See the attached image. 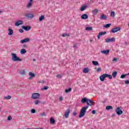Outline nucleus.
<instances>
[{
	"instance_id": "obj_20",
	"label": "nucleus",
	"mask_w": 129,
	"mask_h": 129,
	"mask_svg": "<svg viewBox=\"0 0 129 129\" xmlns=\"http://www.w3.org/2000/svg\"><path fill=\"white\" fill-rule=\"evenodd\" d=\"M8 31L9 32V33H8V35L9 36H12V35H13V34H14V31L13 30V29L9 28L8 29Z\"/></svg>"
},
{
	"instance_id": "obj_49",
	"label": "nucleus",
	"mask_w": 129,
	"mask_h": 129,
	"mask_svg": "<svg viewBox=\"0 0 129 129\" xmlns=\"http://www.w3.org/2000/svg\"><path fill=\"white\" fill-rule=\"evenodd\" d=\"M92 113H93V114H95V113H96V111L93 110L92 111Z\"/></svg>"
},
{
	"instance_id": "obj_60",
	"label": "nucleus",
	"mask_w": 129,
	"mask_h": 129,
	"mask_svg": "<svg viewBox=\"0 0 129 129\" xmlns=\"http://www.w3.org/2000/svg\"><path fill=\"white\" fill-rule=\"evenodd\" d=\"M2 13V11H0V13Z\"/></svg>"
},
{
	"instance_id": "obj_44",
	"label": "nucleus",
	"mask_w": 129,
	"mask_h": 129,
	"mask_svg": "<svg viewBox=\"0 0 129 129\" xmlns=\"http://www.w3.org/2000/svg\"><path fill=\"white\" fill-rule=\"evenodd\" d=\"M12 118V116L11 115H9L8 117V120H11Z\"/></svg>"
},
{
	"instance_id": "obj_9",
	"label": "nucleus",
	"mask_w": 129,
	"mask_h": 129,
	"mask_svg": "<svg viewBox=\"0 0 129 129\" xmlns=\"http://www.w3.org/2000/svg\"><path fill=\"white\" fill-rule=\"evenodd\" d=\"M118 31H120V27H116L112 29L111 32L112 33H116V32H118Z\"/></svg>"
},
{
	"instance_id": "obj_57",
	"label": "nucleus",
	"mask_w": 129,
	"mask_h": 129,
	"mask_svg": "<svg viewBox=\"0 0 129 129\" xmlns=\"http://www.w3.org/2000/svg\"><path fill=\"white\" fill-rule=\"evenodd\" d=\"M90 42H93V40L90 39Z\"/></svg>"
},
{
	"instance_id": "obj_43",
	"label": "nucleus",
	"mask_w": 129,
	"mask_h": 129,
	"mask_svg": "<svg viewBox=\"0 0 129 129\" xmlns=\"http://www.w3.org/2000/svg\"><path fill=\"white\" fill-rule=\"evenodd\" d=\"M48 88H49V87L45 86L42 89H44V90H47Z\"/></svg>"
},
{
	"instance_id": "obj_48",
	"label": "nucleus",
	"mask_w": 129,
	"mask_h": 129,
	"mask_svg": "<svg viewBox=\"0 0 129 129\" xmlns=\"http://www.w3.org/2000/svg\"><path fill=\"white\" fill-rule=\"evenodd\" d=\"M125 84H129V81L128 80H126L124 82Z\"/></svg>"
},
{
	"instance_id": "obj_11",
	"label": "nucleus",
	"mask_w": 129,
	"mask_h": 129,
	"mask_svg": "<svg viewBox=\"0 0 129 129\" xmlns=\"http://www.w3.org/2000/svg\"><path fill=\"white\" fill-rule=\"evenodd\" d=\"M27 42H30V38H26L24 39L21 40L20 41V43L21 44H24V43H27Z\"/></svg>"
},
{
	"instance_id": "obj_18",
	"label": "nucleus",
	"mask_w": 129,
	"mask_h": 129,
	"mask_svg": "<svg viewBox=\"0 0 129 129\" xmlns=\"http://www.w3.org/2000/svg\"><path fill=\"white\" fill-rule=\"evenodd\" d=\"M106 19H107V16L104 14L101 15L100 17V20H106Z\"/></svg>"
},
{
	"instance_id": "obj_17",
	"label": "nucleus",
	"mask_w": 129,
	"mask_h": 129,
	"mask_svg": "<svg viewBox=\"0 0 129 129\" xmlns=\"http://www.w3.org/2000/svg\"><path fill=\"white\" fill-rule=\"evenodd\" d=\"M86 9H87V6L83 5L81 7L80 11H81V12H83L84 11H85Z\"/></svg>"
},
{
	"instance_id": "obj_50",
	"label": "nucleus",
	"mask_w": 129,
	"mask_h": 129,
	"mask_svg": "<svg viewBox=\"0 0 129 129\" xmlns=\"http://www.w3.org/2000/svg\"><path fill=\"white\" fill-rule=\"evenodd\" d=\"M77 114V113H76V112H74L73 113V115H74V116H76Z\"/></svg>"
},
{
	"instance_id": "obj_30",
	"label": "nucleus",
	"mask_w": 129,
	"mask_h": 129,
	"mask_svg": "<svg viewBox=\"0 0 129 129\" xmlns=\"http://www.w3.org/2000/svg\"><path fill=\"white\" fill-rule=\"evenodd\" d=\"M45 19V16L44 15H42L39 17V22H42L43 20Z\"/></svg>"
},
{
	"instance_id": "obj_28",
	"label": "nucleus",
	"mask_w": 129,
	"mask_h": 129,
	"mask_svg": "<svg viewBox=\"0 0 129 129\" xmlns=\"http://www.w3.org/2000/svg\"><path fill=\"white\" fill-rule=\"evenodd\" d=\"M4 99H6L7 100H9V99H11L12 98V96L9 95L7 96L4 97Z\"/></svg>"
},
{
	"instance_id": "obj_5",
	"label": "nucleus",
	"mask_w": 129,
	"mask_h": 129,
	"mask_svg": "<svg viewBox=\"0 0 129 129\" xmlns=\"http://www.w3.org/2000/svg\"><path fill=\"white\" fill-rule=\"evenodd\" d=\"M115 112H116V113L118 115H120L121 114H122V113H123L122 110H121V109L119 107H117L116 108Z\"/></svg>"
},
{
	"instance_id": "obj_45",
	"label": "nucleus",
	"mask_w": 129,
	"mask_h": 129,
	"mask_svg": "<svg viewBox=\"0 0 129 129\" xmlns=\"http://www.w3.org/2000/svg\"><path fill=\"white\" fill-rule=\"evenodd\" d=\"M56 77H57V78H62V76L61 75H58L56 76Z\"/></svg>"
},
{
	"instance_id": "obj_53",
	"label": "nucleus",
	"mask_w": 129,
	"mask_h": 129,
	"mask_svg": "<svg viewBox=\"0 0 129 129\" xmlns=\"http://www.w3.org/2000/svg\"><path fill=\"white\" fill-rule=\"evenodd\" d=\"M100 34H98V35L97 36V38L98 39V40H99L100 39Z\"/></svg>"
},
{
	"instance_id": "obj_3",
	"label": "nucleus",
	"mask_w": 129,
	"mask_h": 129,
	"mask_svg": "<svg viewBox=\"0 0 129 129\" xmlns=\"http://www.w3.org/2000/svg\"><path fill=\"white\" fill-rule=\"evenodd\" d=\"M12 60L14 62H22V59L20 58L16 53H11Z\"/></svg>"
},
{
	"instance_id": "obj_2",
	"label": "nucleus",
	"mask_w": 129,
	"mask_h": 129,
	"mask_svg": "<svg viewBox=\"0 0 129 129\" xmlns=\"http://www.w3.org/2000/svg\"><path fill=\"white\" fill-rule=\"evenodd\" d=\"M88 105H87L86 106H84L82 108L79 116V118H81V117H83V116L85 115V113H86V110L88 108Z\"/></svg>"
},
{
	"instance_id": "obj_36",
	"label": "nucleus",
	"mask_w": 129,
	"mask_h": 129,
	"mask_svg": "<svg viewBox=\"0 0 129 129\" xmlns=\"http://www.w3.org/2000/svg\"><path fill=\"white\" fill-rule=\"evenodd\" d=\"M107 78L108 77L109 79H112V76L111 75H108L106 74Z\"/></svg>"
},
{
	"instance_id": "obj_23",
	"label": "nucleus",
	"mask_w": 129,
	"mask_h": 129,
	"mask_svg": "<svg viewBox=\"0 0 129 129\" xmlns=\"http://www.w3.org/2000/svg\"><path fill=\"white\" fill-rule=\"evenodd\" d=\"M116 75H117V72L116 71L114 72L112 74L113 78H115V77H116Z\"/></svg>"
},
{
	"instance_id": "obj_25",
	"label": "nucleus",
	"mask_w": 129,
	"mask_h": 129,
	"mask_svg": "<svg viewBox=\"0 0 129 129\" xmlns=\"http://www.w3.org/2000/svg\"><path fill=\"white\" fill-rule=\"evenodd\" d=\"M21 54H26L27 53V51L26 49L22 48L20 51Z\"/></svg>"
},
{
	"instance_id": "obj_12",
	"label": "nucleus",
	"mask_w": 129,
	"mask_h": 129,
	"mask_svg": "<svg viewBox=\"0 0 129 129\" xmlns=\"http://www.w3.org/2000/svg\"><path fill=\"white\" fill-rule=\"evenodd\" d=\"M33 0H29V2L28 3L27 5L26 6V8L28 9L32 7V6H33Z\"/></svg>"
},
{
	"instance_id": "obj_38",
	"label": "nucleus",
	"mask_w": 129,
	"mask_h": 129,
	"mask_svg": "<svg viewBox=\"0 0 129 129\" xmlns=\"http://www.w3.org/2000/svg\"><path fill=\"white\" fill-rule=\"evenodd\" d=\"M30 111L31 113H36V110L35 109H32Z\"/></svg>"
},
{
	"instance_id": "obj_24",
	"label": "nucleus",
	"mask_w": 129,
	"mask_h": 129,
	"mask_svg": "<svg viewBox=\"0 0 129 129\" xmlns=\"http://www.w3.org/2000/svg\"><path fill=\"white\" fill-rule=\"evenodd\" d=\"M83 72L84 73H88V72H89V69H88V68H84L83 70Z\"/></svg>"
},
{
	"instance_id": "obj_61",
	"label": "nucleus",
	"mask_w": 129,
	"mask_h": 129,
	"mask_svg": "<svg viewBox=\"0 0 129 129\" xmlns=\"http://www.w3.org/2000/svg\"><path fill=\"white\" fill-rule=\"evenodd\" d=\"M38 129H43V128H38Z\"/></svg>"
},
{
	"instance_id": "obj_58",
	"label": "nucleus",
	"mask_w": 129,
	"mask_h": 129,
	"mask_svg": "<svg viewBox=\"0 0 129 129\" xmlns=\"http://www.w3.org/2000/svg\"><path fill=\"white\" fill-rule=\"evenodd\" d=\"M27 129H33V128H27ZM34 129H39V128H34Z\"/></svg>"
},
{
	"instance_id": "obj_15",
	"label": "nucleus",
	"mask_w": 129,
	"mask_h": 129,
	"mask_svg": "<svg viewBox=\"0 0 129 129\" xmlns=\"http://www.w3.org/2000/svg\"><path fill=\"white\" fill-rule=\"evenodd\" d=\"M25 17L28 18V19H32L34 18V15L32 14H27L25 15Z\"/></svg>"
},
{
	"instance_id": "obj_31",
	"label": "nucleus",
	"mask_w": 129,
	"mask_h": 129,
	"mask_svg": "<svg viewBox=\"0 0 129 129\" xmlns=\"http://www.w3.org/2000/svg\"><path fill=\"white\" fill-rule=\"evenodd\" d=\"M111 26V24H107L105 25H103L104 28H109Z\"/></svg>"
},
{
	"instance_id": "obj_4",
	"label": "nucleus",
	"mask_w": 129,
	"mask_h": 129,
	"mask_svg": "<svg viewBox=\"0 0 129 129\" xmlns=\"http://www.w3.org/2000/svg\"><path fill=\"white\" fill-rule=\"evenodd\" d=\"M40 96H41V95L38 93H34L32 94L31 98L32 99H37V98H40Z\"/></svg>"
},
{
	"instance_id": "obj_46",
	"label": "nucleus",
	"mask_w": 129,
	"mask_h": 129,
	"mask_svg": "<svg viewBox=\"0 0 129 129\" xmlns=\"http://www.w3.org/2000/svg\"><path fill=\"white\" fill-rule=\"evenodd\" d=\"M112 61L113 62H116L117 61V58H114L113 59H112Z\"/></svg>"
},
{
	"instance_id": "obj_21",
	"label": "nucleus",
	"mask_w": 129,
	"mask_h": 129,
	"mask_svg": "<svg viewBox=\"0 0 129 129\" xmlns=\"http://www.w3.org/2000/svg\"><path fill=\"white\" fill-rule=\"evenodd\" d=\"M92 12L93 13V15H94V16H95L98 13V9H94V10H93L92 11Z\"/></svg>"
},
{
	"instance_id": "obj_13",
	"label": "nucleus",
	"mask_w": 129,
	"mask_h": 129,
	"mask_svg": "<svg viewBox=\"0 0 129 129\" xmlns=\"http://www.w3.org/2000/svg\"><path fill=\"white\" fill-rule=\"evenodd\" d=\"M15 26L17 27H19V26L21 25H23V21L19 20L15 23Z\"/></svg>"
},
{
	"instance_id": "obj_55",
	"label": "nucleus",
	"mask_w": 129,
	"mask_h": 129,
	"mask_svg": "<svg viewBox=\"0 0 129 129\" xmlns=\"http://www.w3.org/2000/svg\"><path fill=\"white\" fill-rule=\"evenodd\" d=\"M115 115H116L115 114H113L112 115V117H114V116H115Z\"/></svg>"
},
{
	"instance_id": "obj_42",
	"label": "nucleus",
	"mask_w": 129,
	"mask_h": 129,
	"mask_svg": "<svg viewBox=\"0 0 129 129\" xmlns=\"http://www.w3.org/2000/svg\"><path fill=\"white\" fill-rule=\"evenodd\" d=\"M100 71H101V68H98V69H97V72H100Z\"/></svg>"
},
{
	"instance_id": "obj_51",
	"label": "nucleus",
	"mask_w": 129,
	"mask_h": 129,
	"mask_svg": "<svg viewBox=\"0 0 129 129\" xmlns=\"http://www.w3.org/2000/svg\"><path fill=\"white\" fill-rule=\"evenodd\" d=\"M74 48H77V44H75L74 45Z\"/></svg>"
},
{
	"instance_id": "obj_35",
	"label": "nucleus",
	"mask_w": 129,
	"mask_h": 129,
	"mask_svg": "<svg viewBox=\"0 0 129 129\" xmlns=\"http://www.w3.org/2000/svg\"><path fill=\"white\" fill-rule=\"evenodd\" d=\"M70 35L67 33H63L62 35V37H70Z\"/></svg>"
},
{
	"instance_id": "obj_56",
	"label": "nucleus",
	"mask_w": 129,
	"mask_h": 129,
	"mask_svg": "<svg viewBox=\"0 0 129 129\" xmlns=\"http://www.w3.org/2000/svg\"><path fill=\"white\" fill-rule=\"evenodd\" d=\"M33 62H36V59H33Z\"/></svg>"
},
{
	"instance_id": "obj_7",
	"label": "nucleus",
	"mask_w": 129,
	"mask_h": 129,
	"mask_svg": "<svg viewBox=\"0 0 129 129\" xmlns=\"http://www.w3.org/2000/svg\"><path fill=\"white\" fill-rule=\"evenodd\" d=\"M106 78H107L106 74H103L102 75L100 76V81H102V82H103V81H104V80Z\"/></svg>"
},
{
	"instance_id": "obj_39",
	"label": "nucleus",
	"mask_w": 129,
	"mask_h": 129,
	"mask_svg": "<svg viewBox=\"0 0 129 129\" xmlns=\"http://www.w3.org/2000/svg\"><path fill=\"white\" fill-rule=\"evenodd\" d=\"M41 116H46V113L45 112H43L41 113H40Z\"/></svg>"
},
{
	"instance_id": "obj_1",
	"label": "nucleus",
	"mask_w": 129,
	"mask_h": 129,
	"mask_svg": "<svg viewBox=\"0 0 129 129\" xmlns=\"http://www.w3.org/2000/svg\"><path fill=\"white\" fill-rule=\"evenodd\" d=\"M86 102H87V104H88V105L90 106H91V105H94V104H95V102H94L93 100L91 99H88L86 98H83L81 100L82 103H85Z\"/></svg>"
},
{
	"instance_id": "obj_59",
	"label": "nucleus",
	"mask_w": 129,
	"mask_h": 129,
	"mask_svg": "<svg viewBox=\"0 0 129 129\" xmlns=\"http://www.w3.org/2000/svg\"><path fill=\"white\" fill-rule=\"evenodd\" d=\"M125 75H126V76H127V75H129V73L125 74Z\"/></svg>"
},
{
	"instance_id": "obj_6",
	"label": "nucleus",
	"mask_w": 129,
	"mask_h": 129,
	"mask_svg": "<svg viewBox=\"0 0 129 129\" xmlns=\"http://www.w3.org/2000/svg\"><path fill=\"white\" fill-rule=\"evenodd\" d=\"M106 43H110V42H115V38H107L105 39Z\"/></svg>"
},
{
	"instance_id": "obj_54",
	"label": "nucleus",
	"mask_w": 129,
	"mask_h": 129,
	"mask_svg": "<svg viewBox=\"0 0 129 129\" xmlns=\"http://www.w3.org/2000/svg\"><path fill=\"white\" fill-rule=\"evenodd\" d=\"M40 83H44V80L39 81Z\"/></svg>"
},
{
	"instance_id": "obj_52",
	"label": "nucleus",
	"mask_w": 129,
	"mask_h": 129,
	"mask_svg": "<svg viewBox=\"0 0 129 129\" xmlns=\"http://www.w3.org/2000/svg\"><path fill=\"white\" fill-rule=\"evenodd\" d=\"M59 100H60V101H62V100H63V98H62V97H59Z\"/></svg>"
},
{
	"instance_id": "obj_32",
	"label": "nucleus",
	"mask_w": 129,
	"mask_h": 129,
	"mask_svg": "<svg viewBox=\"0 0 129 129\" xmlns=\"http://www.w3.org/2000/svg\"><path fill=\"white\" fill-rule=\"evenodd\" d=\"M112 106H107L106 107V109L107 110H109V109H112Z\"/></svg>"
},
{
	"instance_id": "obj_26",
	"label": "nucleus",
	"mask_w": 129,
	"mask_h": 129,
	"mask_svg": "<svg viewBox=\"0 0 129 129\" xmlns=\"http://www.w3.org/2000/svg\"><path fill=\"white\" fill-rule=\"evenodd\" d=\"M86 31H92L93 30V28L92 27H87L86 28Z\"/></svg>"
},
{
	"instance_id": "obj_37",
	"label": "nucleus",
	"mask_w": 129,
	"mask_h": 129,
	"mask_svg": "<svg viewBox=\"0 0 129 129\" xmlns=\"http://www.w3.org/2000/svg\"><path fill=\"white\" fill-rule=\"evenodd\" d=\"M40 102H41L40 101H39V100H36V101L34 102V103H35V105H37V104H39V103H40Z\"/></svg>"
},
{
	"instance_id": "obj_14",
	"label": "nucleus",
	"mask_w": 129,
	"mask_h": 129,
	"mask_svg": "<svg viewBox=\"0 0 129 129\" xmlns=\"http://www.w3.org/2000/svg\"><path fill=\"white\" fill-rule=\"evenodd\" d=\"M110 51V50L109 49H108V50H102L101 51V53L102 54H105V55H108V54H109Z\"/></svg>"
},
{
	"instance_id": "obj_10",
	"label": "nucleus",
	"mask_w": 129,
	"mask_h": 129,
	"mask_svg": "<svg viewBox=\"0 0 129 129\" xmlns=\"http://www.w3.org/2000/svg\"><path fill=\"white\" fill-rule=\"evenodd\" d=\"M22 29H23V30H25V31H29V30H31V29H32V27L30 26H22Z\"/></svg>"
},
{
	"instance_id": "obj_16",
	"label": "nucleus",
	"mask_w": 129,
	"mask_h": 129,
	"mask_svg": "<svg viewBox=\"0 0 129 129\" xmlns=\"http://www.w3.org/2000/svg\"><path fill=\"white\" fill-rule=\"evenodd\" d=\"M81 18L82 20H87L88 18V15H87V14H83L82 15Z\"/></svg>"
},
{
	"instance_id": "obj_22",
	"label": "nucleus",
	"mask_w": 129,
	"mask_h": 129,
	"mask_svg": "<svg viewBox=\"0 0 129 129\" xmlns=\"http://www.w3.org/2000/svg\"><path fill=\"white\" fill-rule=\"evenodd\" d=\"M50 123H51L52 124H54V123H55V119H54V118L51 117L50 118Z\"/></svg>"
},
{
	"instance_id": "obj_29",
	"label": "nucleus",
	"mask_w": 129,
	"mask_h": 129,
	"mask_svg": "<svg viewBox=\"0 0 129 129\" xmlns=\"http://www.w3.org/2000/svg\"><path fill=\"white\" fill-rule=\"evenodd\" d=\"M71 90H72V88H70L69 89H66L65 92L66 93H69V92H71Z\"/></svg>"
},
{
	"instance_id": "obj_47",
	"label": "nucleus",
	"mask_w": 129,
	"mask_h": 129,
	"mask_svg": "<svg viewBox=\"0 0 129 129\" xmlns=\"http://www.w3.org/2000/svg\"><path fill=\"white\" fill-rule=\"evenodd\" d=\"M19 32H20V33H24V30H23L22 29H20Z\"/></svg>"
},
{
	"instance_id": "obj_40",
	"label": "nucleus",
	"mask_w": 129,
	"mask_h": 129,
	"mask_svg": "<svg viewBox=\"0 0 129 129\" xmlns=\"http://www.w3.org/2000/svg\"><path fill=\"white\" fill-rule=\"evenodd\" d=\"M125 76H126V75H122L120 76V78H121L122 79H123V78H124V77H125Z\"/></svg>"
},
{
	"instance_id": "obj_33",
	"label": "nucleus",
	"mask_w": 129,
	"mask_h": 129,
	"mask_svg": "<svg viewBox=\"0 0 129 129\" xmlns=\"http://www.w3.org/2000/svg\"><path fill=\"white\" fill-rule=\"evenodd\" d=\"M106 34V32L105 31L99 33V34H100V35L101 36H103V35H105Z\"/></svg>"
},
{
	"instance_id": "obj_34",
	"label": "nucleus",
	"mask_w": 129,
	"mask_h": 129,
	"mask_svg": "<svg viewBox=\"0 0 129 129\" xmlns=\"http://www.w3.org/2000/svg\"><path fill=\"white\" fill-rule=\"evenodd\" d=\"M115 16V13L114 11L112 12L111 13V17L114 18Z\"/></svg>"
},
{
	"instance_id": "obj_41",
	"label": "nucleus",
	"mask_w": 129,
	"mask_h": 129,
	"mask_svg": "<svg viewBox=\"0 0 129 129\" xmlns=\"http://www.w3.org/2000/svg\"><path fill=\"white\" fill-rule=\"evenodd\" d=\"M20 73L21 75H25V74H26V72H25V71L21 72Z\"/></svg>"
},
{
	"instance_id": "obj_19",
	"label": "nucleus",
	"mask_w": 129,
	"mask_h": 129,
	"mask_svg": "<svg viewBox=\"0 0 129 129\" xmlns=\"http://www.w3.org/2000/svg\"><path fill=\"white\" fill-rule=\"evenodd\" d=\"M29 74L30 76L29 79H32L33 77H35V76H36V75H35V74H33L32 72H30Z\"/></svg>"
},
{
	"instance_id": "obj_8",
	"label": "nucleus",
	"mask_w": 129,
	"mask_h": 129,
	"mask_svg": "<svg viewBox=\"0 0 129 129\" xmlns=\"http://www.w3.org/2000/svg\"><path fill=\"white\" fill-rule=\"evenodd\" d=\"M69 113H70V109H68L64 112V116L66 118L69 117Z\"/></svg>"
},
{
	"instance_id": "obj_27",
	"label": "nucleus",
	"mask_w": 129,
	"mask_h": 129,
	"mask_svg": "<svg viewBox=\"0 0 129 129\" xmlns=\"http://www.w3.org/2000/svg\"><path fill=\"white\" fill-rule=\"evenodd\" d=\"M92 63L93 65H94L95 66H97V65H98V61H92Z\"/></svg>"
}]
</instances>
